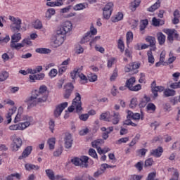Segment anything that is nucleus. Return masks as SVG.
<instances>
[{"instance_id":"6","label":"nucleus","mask_w":180,"mask_h":180,"mask_svg":"<svg viewBox=\"0 0 180 180\" xmlns=\"http://www.w3.org/2000/svg\"><path fill=\"white\" fill-rule=\"evenodd\" d=\"M136 82V78L132 77L130 79H129L127 82H126V86L129 89V91H140L141 89V84H137L136 86L134 85V83Z\"/></svg>"},{"instance_id":"54","label":"nucleus","mask_w":180,"mask_h":180,"mask_svg":"<svg viewBox=\"0 0 180 180\" xmlns=\"http://www.w3.org/2000/svg\"><path fill=\"white\" fill-rule=\"evenodd\" d=\"M89 154L91 157H93V158H98V154H96V151L93 148L89 149Z\"/></svg>"},{"instance_id":"27","label":"nucleus","mask_w":180,"mask_h":180,"mask_svg":"<svg viewBox=\"0 0 180 180\" xmlns=\"http://www.w3.org/2000/svg\"><path fill=\"white\" fill-rule=\"evenodd\" d=\"M25 167L27 171H32L33 169L34 171H39L40 169V167L30 163L25 164Z\"/></svg>"},{"instance_id":"42","label":"nucleus","mask_w":180,"mask_h":180,"mask_svg":"<svg viewBox=\"0 0 180 180\" xmlns=\"http://www.w3.org/2000/svg\"><path fill=\"white\" fill-rule=\"evenodd\" d=\"M86 8V4L82 3L79 4L75 6L74 10L75 11H82V9H85Z\"/></svg>"},{"instance_id":"55","label":"nucleus","mask_w":180,"mask_h":180,"mask_svg":"<svg viewBox=\"0 0 180 180\" xmlns=\"http://www.w3.org/2000/svg\"><path fill=\"white\" fill-rule=\"evenodd\" d=\"M136 106H137V98H133L131 100V103L129 104V108H136Z\"/></svg>"},{"instance_id":"45","label":"nucleus","mask_w":180,"mask_h":180,"mask_svg":"<svg viewBox=\"0 0 180 180\" xmlns=\"http://www.w3.org/2000/svg\"><path fill=\"white\" fill-rule=\"evenodd\" d=\"M147 56H148V63H150V64H154L155 59H154V56H153V52L151 51H148Z\"/></svg>"},{"instance_id":"64","label":"nucleus","mask_w":180,"mask_h":180,"mask_svg":"<svg viewBox=\"0 0 180 180\" xmlns=\"http://www.w3.org/2000/svg\"><path fill=\"white\" fill-rule=\"evenodd\" d=\"M143 178L142 175H132L131 176L130 180H141Z\"/></svg>"},{"instance_id":"52","label":"nucleus","mask_w":180,"mask_h":180,"mask_svg":"<svg viewBox=\"0 0 180 180\" xmlns=\"http://www.w3.org/2000/svg\"><path fill=\"white\" fill-rule=\"evenodd\" d=\"M129 139L130 138L129 136L121 138L116 141V144H122V143H127V141H129Z\"/></svg>"},{"instance_id":"19","label":"nucleus","mask_w":180,"mask_h":180,"mask_svg":"<svg viewBox=\"0 0 180 180\" xmlns=\"http://www.w3.org/2000/svg\"><path fill=\"white\" fill-rule=\"evenodd\" d=\"M46 174L48 178L51 180L60 179V178H62L60 175H57L56 176H54V172L52 169H46Z\"/></svg>"},{"instance_id":"4","label":"nucleus","mask_w":180,"mask_h":180,"mask_svg":"<svg viewBox=\"0 0 180 180\" xmlns=\"http://www.w3.org/2000/svg\"><path fill=\"white\" fill-rule=\"evenodd\" d=\"M88 160L89 158L87 156H82L81 158H75L71 160V162L74 164V165L82 167V168H86L88 167Z\"/></svg>"},{"instance_id":"43","label":"nucleus","mask_w":180,"mask_h":180,"mask_svg":"<svg viewBox=\"0 0 180 180\" xmlns=\"http://www.w3.org/2000/svg\"><path fill=\"white\" fill-rule=\"evenodd\" d=\"M19 126V130H25V129H27V127H29L30 126V122H25L18 124Z\"/></svg>"},{"instance_id":"62","label":"nucleus","mask_w":180,"mask_h":180,"mask_svg":"<svg viewBox=\"0 0 180 180\" xmlns=\"http://www.w3.org/2000/svg\"><path fill=\"white\" fill-rule=\"evenodd\" d=\"M116 61V59L115 58H111L108 61V68H110L113 64H115V62Z\"/></svg>"},{"instance_id":"44","label":"nucleus","mask_w":180,"mask_h":180,"mask_svg":"<svg viewBox=\"0 0 180 180\" xmlns=\"http://www.w3.org/2000/svg\"><path fill=\"white\" fill-rule=\"evenodd\" d=\"M91 146L94 148H98L99 147H101V146H102V140L98 139V140L94 141L91 143Z\"/></svg>"},{"instance_id":"14","label":"nucleus","mask_w":180,"mask_h":180,"mask_svg":"<svg viewBox=\"0 0 180 180\" xmlns=\"http://www.w3.org/2000/svg\"><path fill=\"white\" fill-rule=\"evenodd\" d=\"M44 77H46V75H44V73L31 75H30V82H36V81H41V79H44Z\"/></svg>"},{"instance_id":"35","label":"nucleus","mask_w":180,"mask_h":180,"mask_svg":"<svg viewBox=\"0 0 180 180\" xmlns=\"http://www.w3.org/2000/svg\"><path fill=\"white\" fill-rule=\"evenodd\" d=\"M147 25H148V20H143L141 22L140 30H141L142 34H144L143 30L146 29V27H147Z\"/></svg>"},{"instance_id":"31","label":"nucleus","mask_w":180,"mask_h":180,"mask_svg":"<svg viewBox=\"0 0 180 180\" xmlns=\"http://www.w3.org/2000/svg\"><path fill=\"white\" fill-rule=\"evenodd\" d=\"M112 117V124H117V123H119V121L120 120V115L119 114V112H114Z\"/></svg>"},{"instance_id":"3","label":"nucleus","mask_w":180,"mask_h":180,"mask_svg":"<svg viewBox=\"0 0 180 180\" xmlns=\"http://www.w3.org/2000/svg\"><path fill=\"white\" fill-rule=\"evenodd\" d=\"M8 19L11 20V22H13L10 26V29L13 32H19L20 30V27H22L20 25H22V20H20L19 18H15L12 15H10Z\"/></svg>"},{"instance_id":"29","label":"nucleus","mask_w":180,"mask_h":180,"mask_svg":"<svg viewBox=\"0 0 180 180\" xmlns=\"http://www.w3.org/2000/svg\"><path fill=\"white\" fill-rule=\"evenodd\" d=\"M145 40L146 41V43H149L150 47H153V46H155V37H151V36H147L145 38Z\"/></svg>"},{"instance_id":"8","label":"nucleus","mask_w":180,"mask_h":180,"mask_svg":"<svg viewBox=\"0 0 180 180\" xmlns=\"http://www.w3.org/2000/svg\"><path fill=\"white\" fill-rule=\"evenodd\" d=\"M103 11L104 19H109L112 15V12H113V3H108L103 8Z\"/></svg>"},{"instance_id":"56","label":"nucleus","mask_w":180,"mask_h":180,"mask_svg":"<svg viewBox=\"0 0 180 180\" xmlns=\"http://www.w3.org/2000/svg\"><path fill=\"white\" fill-rule=\"evenodd\" d=\"M157 175L155 172H151L148 174L147 180H158V179H155Z\"/></svg>"},{"instance_id":"47","label":"nucleus","mask_w":180,"mask_h":180,"mask_svg":"<svg viewBox=\"0 0 180 180\" xmlns=\"http://www.w3.org/2000/svg\"><path fill=\"white\" fill-rule=\"evenodd\" d=\"M134 167L139 172H141V171H143V167H144V163L143 161L138 162Z\"/></svg>"},{"instance_id":"24","label":"nucleus","mask_w":180,"mask_h":180,"mask_svg":"<svg viewBox=\"0 0 180 180\" xmlns=\"http://www.w3.org/2000/svg\"><path fill=\"white\" fill-rule=\"evenodd\" d=\"M22 113H23V108H18V114L16 115L14 122L18 123V122H22Z\"/></svg>"},{"instance_id":"7","label":"nucleus","mask_w":180,"mask_h":180,"mask_svg":"<svg viewBox=\"0 0 180 180\" xmlns=\"http://www.w3.org/2000/svg\"><path fill=\"white\" fill-rule=\"evenodd\" d=\"M72 30V23L70 21H65L63 26L57 30L58 34H67L69 32Z\"/></svg>"},{"instance_id":"39","label":"nucleus","mask_w":180,"mask_h":180,"mask_svg":"<svg viewBox=\"0 0 180 180\" xmlns=\"http://www.w3.org/2000/svg\"><path fill=\"white\" fill-rule=\"evenodd\" d=\"M154 165V160L152 158H149L145 160L144 167H153Z\"/></svg>"},{"instance_id":"15","label":"nucleus","mask_w":180,"mask_h":180,"mask_svg":"<svg viewBox=\"0 0 180 180\" xmlns=\"http://www.w3.org/2000/svg\"><path fill=\"white\" fill-rule=\"evenodd\" d=\"M140 68V64L136 62L131 63L129 65H127L124 68L125 72H130V71H133V70H137Z\"/></svg>"},{"instance_id":"53","label":"nucleus","mask_w":180,"mask_h":180,"mask_svg":"<svg viewBox=\"0 0 180 180\" xmlns=\"http://www.w3.org/2000/svg\"><path fill=\"white\" fill-rule=\"evenodd\" d=\"M57 74H58V71L57 70V69H52L49 72V75L51 78H54V77L57 76Z\"/></svg>"},{"instance_id":"38","label":"nucleus","mask_w":180,"mask_h":180,"mask_svg":"<svg viewBox=\"0 0 180 180\" xmlns=\"http://www.w3.org/2000/svg\"><path fill=\"white\" fill-rule=\"evenodd\" d=\"M53 15H56V9L49 8L46 13V18L50 19Z\"/></svg>"},{"instance_id":"5","label":"nucleus","mask_w":180,"mask_h":180,"mask_svg":"<svg viewBox=\"0 0 180 180\" xmlns=\"http://www.w3.org/2000/svg\"><path fill=\"white\" fill-rule=\"evenodd\" d=\"M22 39V34L20 33H15L11 36V41L10 44L11 49H15V50H19V41H20Z\"/></svg>"},{"instance_id":"28","label":"nucleus","mask_w":180,"mask_h":180,"mask_svg":"<svg viewBox=\"0 0 180 180\" xmlns=\"http://www.w3.org/2000/svg\"><path fill=\"white\" fill-rule=\"evenodd\" d=\"M158 40L159 41V44L162 46L165 43L166 37L162 32H159L157 34Z\"/></svg>"},{"instance_id":"51","label":"nucleus","mask_w":180,"mask_h":180,"mask_svg":"<svg viewBox=\"0 0 180 180\" xmlns=\"http://www.w3.org/2000/svg\"><path fill=\"white\" fill-rule=\"evenodd\" d=\"M13 177L17 178V179H20V174H19V173L12 174L7 176L6 180H13Z\"/></svg>"},{"instance_id":"2","label":"nucleus","mask_w":180,"mask_h":180,"mask_svg":"<svg viewBox=\"0 0 180 180\" xmlns=\"http://www.w3.org/2000/svg\"><path fill=\"white\" fill-rule=\"evenodd\" d=\"M75 109L77 113H79L82 110V103L81 102V95L79 93L75 94V98L73 99L72 105L68 108V111L74 112Z\"/></svg>"},{"instance_id":"63","label":"nucleus","mask_w":180,"mask_h":180,"mask_svg":"<svg viewBox=\"0 0 180 180\" xmlns=\"http://www.w3.org/2000/svg\"><path fill=\"white\" fill-rule=\"evenodd\" d=\"M152 21H153V26H159L160 22H161V20L153 18Z\"/></svg>"},{"instance_id":"21","label":"nucleus","mask_w":180,"mask_h":180,"mask_svg":"<svg viewBox=\"0 0 180 180\" xmlns=\"http://www.w3.org/2000/svg\"><path fill=\"white\" fill-rule=\"evenodd\" d=\"M12 140L16 148H20V147H22V139L18 137L16 135H13Z\"/></svg>"},{"instance_id":"40","label":"nucleus","mask_w":180,"mask_h":180,"mask_svg":"<svg viewBox=\"0 0 180 180\" xmlns=\"http://www.w3.org/2000/svg\"><path fill=\"white\" fill-rule=\"evenodd\" d=\"M92 39V36L91 33H87L85 37H84L82 40L80 41L81 44H84V43H88L89 40Z\"/></svg>"},{"instance_id":"34","label":"nucleus","mask_w":180,"mask_h":180,"mask_svg":"<svg viewBox=\"0 0 180 180\" xmlns=\"http://www.w3.org/2000/svg\"><path fill=\"white\" fill-rule=\"evenodd\" d=\"M160 6V1H158L155 4L148 8V12H154V11H157L158 8Z\"/></svg>"},{"instance_id":"32","label":"nucleus","mask_w":180,"mask_h":180,"mask_svg":"<svg viewBox=\"0 0 180 180\" xmlns=\"http://www.w3.org/2000/svg\"><path fill=\"white\" fill-rule=\"evenodd\" d=\"M141 135L139 134H137L135 137L132 139V141L129 143V147H134L136 144H137V142L139 140H140Z\"/></svg>"},{"instance_id":"30","label":"nucleus","mask_w":180,"mask_h":180,"mask_svg":"<svg viewBox=\"0 0 180 180\" xmlns=\"http://www.w3.org/2000/svg\"><path fill=\"white\" fill-rule=\"evenodd\" d=\"M139 6L140 0H135L131 3L129 8L131 11H132V12H134V11H136V9H137V8H139Z\"/></svg>"},{"instance_id":"16","label":"nucleus","mask_w":180,"mask_h":180,"mask_svg":"<svg viewBox=\"0 0 180 180\" xmlns=\"http://www.w3.org/2000/svg\"><path fill=\"white\" fill-rule=\"evenodd\" d=\"M72 146V138L70 134H65V147L66 148H71Z\"/></svg>"},{"instance_id":"26","label":"nucleus","mask_w":180,"mask_h":180,"mask_svg":"<svg viewBox=\"0 0 180 180\" xmlns=\"http://www.w3.org/2000/svg\"><path fill=\"white\" fill-rule=\"evenodd\" d=\"M26 46H32V41H30V39H23L22 42L18 44V50H20V49L25 47Z\"/></svg>"},{"instance_id":"23","label":"nucleus","mask_w":180,"mask_h":180,"mask_svg":"<svg viewBox=\"0 0 180 180\" xmlns=\"http://www.w3.org/2000/svg\"><path fill=\"white\" fill-rule=\"evenodd\" d=\"M16 107H13L11 109H10L8 110V112L6 115V119H7V124H9V123H11V122H12V115H13V113H15L16 112Z\"/></svg>"},{"instance_id":"36","label":"nucleus","mask_w":180,"mask_h":180,"mask_svg":"<svg viewBox=\"0 0 180 180\" xmlns=\"http://www.w3.org/2000/svg\"><path fill=\"white\" fill-rule=\"evenodd\" d=\"M122 19H123V13H118L117 15L112 17V22H119L120 20H122Z\"/></svg>"},{"instance_id":"59","label":"nucleus","mask_w":180,"mask_h":180,"mask_svg":"<svg viewBox=\"0 0 180 180\" xmlns=\"http://www.w3.org/2000/svg\"><path fill=\"white\" fill-rule=\"evenodd\" d=\"M97 79L98 76H96V75L91 74L89 76V81H90V82H95Z\"/></svg>"},{"instance_id":"13","label":"nucleus","mask_w":180,"mask_h":180,"mask_svg":"<svg viewBox=\"0 0 180 180\" xmlns=\"http://www.w3.org/2000/svg\"><path fill=\"white\" fill-rule=\"evenodd\" d=\"M65 91L64 94V98L65 99H68L70 96H71V94L72 93V91H74V86L72 85V83H68L65 86Z\"/></svg>"},{"instance_id":"57","label":"nucleus","mask_w":180,"mask_h":180,"mask_svg":"<svg viewBox=\"0 0 180 180\" xmlns=\"http://www.w3.org/2000/svg\"><path fill=\"white\" fill-rule=\"evenodd\" d=\"M147 109L149 111L155 112V109H156L155 105H154V103H150L148 104Z\"/></svg>"},{"instance_id":"25","label":"nucleus","mask_w":180,"mask_h":180,"mask_svg":"<svg viewBox=\"0 0 180 180\" xmlns=\"http://www.w3.org/2000/svg\"><path fill=\"white\" fill-rule=\"evenodd\" d=\"M173 15H174V18L172 20V24L178 25V23H179V18H180L179 11L176 10L174 12Z\"/></svg>"},{"instance_id":"17","label":"nucleus","mask_w":180,"mask_h":180,"mask_svg":"<svg viewBox=\"0 0 180 180\" xmlns=\"http://www.w3.org/2000/svg\"><path fill=\"white\" fill-rule=\"evenodd\" d=\"M162 153H164V149L162 148V147H159L157 149L150 150V155L158 158L161 155H162Z\"/></svg>"},{"instance_id":"22","label":"nucleus","mask_w":180,"mask_h":180,"mask_svg":"<svg viewBox=\"0 0 180 180\" xmlns=\"http://www.w3.org/2000/svg\"><path fill=\"white\" fill-rule=\"evenodd\" d=\"M127 117V119H132L133 120H140V114L133 113V112L128 110Z\"/></svg>"},{"instance_id":"60","label":"nucleus","mask_w":180,"mask_h":180,"mask_svg":"<svg viewBox=\"0 0 180 180\" xmlns=\"http://www.w3.org/2000/svg\"><path fill=\"white\" fill-rule=\"evenodd\" d=\"M170 88L172 89H178V88H180V80L179 82H174L170 84Z\"/></svg>"},{"instance_id":"37","label":"nucleus","mask_w":180,"mask_h":180,"mask_svg":"<svg viewBox=\"0 0 180 180\" xmlns=\"http://www.w3.org/2000/svg\"><path fill=\"white\" fill-rule=\"evenodd\" d=\"M113 131V127H110L108 128V131L103 133V139L107 140L109 138V134Z\"/></svg>"},{"instance_id":"46","label":"nucleus","mask_w":180,"mask_h":180,"mask_svg":"<svg viewBox=\"0 0 180 180\" xmlns=\"http://www.w3.org/2000/svg\"><path fill=\"white\" fill-rule=\"evenodd\" d=\"M48 144L50 150H54V146H56V139L51 138L48 140Z\"/></svg>"},{"instance_id":"58","label":"nucleus","mask_w":180,"mask_h":180,"mask_svg":"<svg viewBox=\"0 0 180 180\" xmlns=\"http://www.w3.org/2000/svg\"><path fill=\"white\" fill-rule=\"evenodd\" d=\"M169 57L168 59L169 64H172V63L175 61V60H176V57L174 56V53H170L169 54Z\"/></svg>"},{"instance_id":"50","label":"nucleus","mask_w":180,"mask_h":180,"mask_svg":"<svg viewBox=\"0 0 180 180\" xmlns=\"http://www.w3.org/2000/svg\"><path fill=\"white\" fill-rule=\"evenodd\" d=\"M33 26L34 27V29H41L43 25L41 24V22L39 20H36L34 22H33Z\"/></svg>"},{"instance_id":"48","label":"nucleus","mask_w":180,"mask_h":180,"mask_svg":"<svg viewBox=\"0 0 180 180\" xmlns=\"http://www.w3.org/2000/svg\"><path fill=\"white\" fill-rule=\"evenodd\" d=\"M118 49H120L121 53L124 51V43L123 42V39H122V38L118 40Z\"/></svg>"},{"instance_id":"11","label":"nucleus","mask_w":180,"mask_h":180,"mask_svg":"<svg viewBox=\"0 0 180 180\" xmlns=\"http://www.w3.org/2000/svg\"><path fill=\"white\" fill-rule=\"evenodd\" d=\"M163 32L167 34L169 41H174V39H178V37H179V34L175 33V30L166 29L164 30Z\"/></svg>"},{"instance_id":"33","label":"nucleus","mask_w":180,"mask_h":180,"mask_svg":"<svg viewBox=\"0 0 180 180\" xmlns=\"http://www.w3.org/2000/svg\"><path fill=\"white\" fill-rule=\"evenodd\" d=\"M36 53H39V54H49L51 53V51L46 48H39L36 49Z\"/></svg>"},{"instance_id":"41","label":"nucleus","mask_w":180,"mask_h":180,"mask_svg":"<svg viewBox=\"0 0 180 180\" xmlns=\"http://www.w3.org/2000/svg\"><path fill=\"white\" fill-rule=\"evenodd\" d=\"M127 37V44H130L133 41V32L131 31H129L126 35Z\"/></svg>"},{"instance_id":"10","label":"nucleus","mask_w":180,"mask_h":180,"mask_svg":"<svg viewBox=\"0 0 180 180\" xmlns=\"http://www.w3.org/2000/svg\"><path fill=\"white\" fill-rule=\"evenodd\" d=\"M47 95L42 96V98H39L36 96H32L30 98V102L32 106H35L37 103H44V102H46L47 101Z\"/></svg>"},{"instance_id":"1","label":"nucleus","mask_w":180,"mask_h":180,"mask_svg":"<svg viewBox=\"0 0 180 180\" xmlns=\"http://www.w3.org/2000/svg\"><path fill=\"white\" fill-rule=\"evenodd\" d=\"M152 93L155 98L158 96V92H162L164 91V96L165 98H169V96H175L176 91L170 89H166L162 86H157V82L153 81L151 84Z\"/></svg>"},{"instance_id":"9","label":"nucleus","mask_w":180,"mask_h":180,"mask_svg":"<svg viewBox=\"0 0 180 180\" xmlns=\"http://www.w3.org/2000/svg\"><path fill=\"white\" fill-rule=\"evenodd\" d=\"M65 40V35L63 34H58V31H56V39L53 41L54 47H60L61 44L64 43Z\"/></svg>"},{"instance_id":"61","label":"nucleus","mask_w":180,"mask_h":180,"mask_svg":"<svg viewBox=\"0 0 180 180\" xmlns=\"http://www.w3.org/2000/svg\"><path fill=\"white\" fill-rule=\"evenodd\" d=\"M116 78H117V69H115L113 72V73L112 74L110 78V81H115V79H116Z\"/></svg>"},{"instance_id":"12","label":"nucleus","mask_w":180,"mask_h":180,"mask_svg":"<svg viewBox=\"0 0 180 180\" xmlns=\"http://www.w3.org/2000/svg\"><path fill=\"white\" fill-rule=\"evenodd\" d=\"M67 106H68V103L67 102L58 105L54 110V116L56 117H58V116H60L63 110H64V109H65Z\"/></svg>"},{"instance_id":"18","label":"nucleus","mask_w":180,"mask_h":180,"mask_svg":"<svg viewBox=\"0 0 180 180\" xmlns=\"http://www.w3.org/2000/svg\"><path fill=\"white\" fill-rule=\"evenodd\" d=\"M35 94H37V96H44L47 95V86L42 85L39 87V91L35 90Z\"/></svg>"},{"instance_id":"49","label":"nucleus","mask_w":180,"mask_h":180,"mask_svg":"<svg viewBox=\"0 0 180 180\" xmlns=\"http://www.w3.org/2000/svg\"><path fill=\"white\" fill-rule=\"evenodd\" d=\"M8 77H9V74L8 72H3L0 75V81L1 82L6 81V79H8Z\"/></svg>"},{"instance_id":"20","label":"nucleus","mask_w":180,"mask_h":180,"mask_svg":"<svg viewBox=\"0 0 180 180\" xmlns=\"http://www.w3.org/2000/svg\"><path fill=\"white\" fill-rule=\"evenodd\" d=\"M32 146L27 147L24 151L22 153V155L19 157V160H22V158H26L27 157H29L30 155V153H32Z\"/></svg>"}]
</instances>
